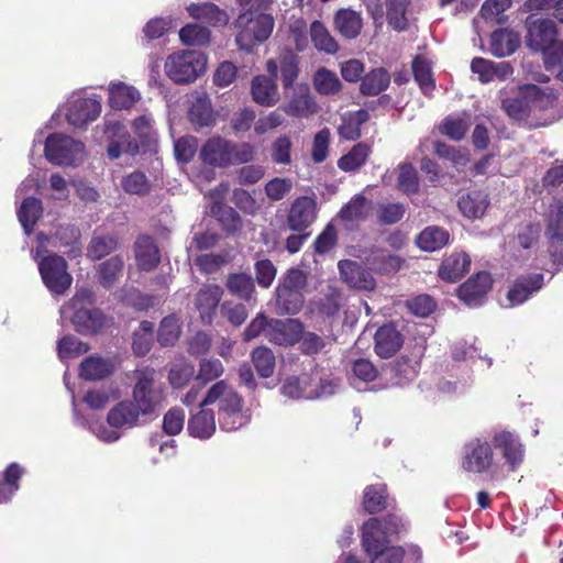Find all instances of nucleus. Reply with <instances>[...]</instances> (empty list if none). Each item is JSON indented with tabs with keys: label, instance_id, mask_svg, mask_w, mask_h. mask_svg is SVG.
<instances>
[{
	"label": "nucleus",
	"instance_id": "nucleus-1",
	"mask_svg": "<svg viewBox=\"0 0 563 563\" xmlns=\"http://www.w3.org/2000/svg\"><path fill=\"white\" fill-rule=\"evenodd\" d=\"M201 405L217 406L219 426L227 432L235 431L251 420L250 411L244 409L243 398L224 380H219L209 388Z\"/></svg>",
	"mask_w": 563,
	"mask_h": 563
},
{
	"label": "nucleus",
	"instance_id": "nucleus-2",
	"mask_svg": "<svg viewBox=\"0 0 563 563\" xmlns=\"http://www.w3.org/2000/svg\"><path fill=\"white\" fill-rule=\"evenodd\" d=\"M528 47L543 53L547 69L563 58V41H559L555 23L550 19L530 15L526 20Z\"/></svg>",
	"mask_w": 563,
	"mask_h": 563
},
{
	"label": "nucleus",
	"instance_id": "nucleus-3",
	"mask_svg": "<svg viewBox=\"0 0 563 563\" xmlns=\"http://www.w3.org/2000/svg\"><path fill=\"white\" fill-rule=\"evenodd\" d=\"M38 246L33 251V258L37 262L38 271L44 285L54 295H63L71 286L73 277L64 257L43 251L48 238L44 233L37 234Z\"/></svg>",
	"mask_w": 563,
	"mask_h": 563
},
{
	"label": "nucleus",
	"instance_id": "nucleus-4",
	"mask_svg": "<svg viewBox=\"0 0 563 563\" xmlns=\"http://www.w3.org/2000/svg\"><path fill=\"white\" fill-rule=\"evenodd\" d=\"M92 291L80 289L73 299L60 308L62 318L69 316L75 330L81 334L98 332L106 323V317L101 310L90 307Z\"/></svg>",
	"mask_w": 563,
	"mask_h": 563
},
{
	"label": "nucleus",
	"instance_id": "nucleus-5",
	"mask_svg": "<svg viewBox=\"0 0 563 563\" xmlns=\"http://www.w3.org/2000/svg\"><path fill=\"white\" fill-rule=\"evenodd\" d=\"M255 150L249 143L235 144L220 136L209 139L200 150L203 163L214 167L244 164L254 158Z\"/></svg>",
	"mask_w": 563,
	"mask_h": 563
},
{
	"label": "nucleus",
	"instance_id": "nucleus-6",
	"mask_svg": "<svg viewBox=\"0 0 563 563\" xmlns=\"http://www.w3.org/2000/svg\"><path fill=\"white\" fill-rule=\"evenodd\" d=\"M142 417L131 399L123 400L110 409L107 416V424L96 422L89 424L88 428L99 440L112 443L121 438V429H131L137 426Z\"/></svg>",
	"mask_w": 563,
	"mask_h": 563
},
{
	"label": "nucleus",
	"instance_id": "nucleus-7",
	"mask_svg": "<svg viewBox=\"0 0 563 563\" xmlns=\"http://www.w3.org/2000/svg\"><path fill=\"white\" fill-rule=\"evenodd\" d=\"M235 27L238 29L235 42L239 48L252 52L257 44L269 37L274 19L271 14L247 10L238 16Z\"/></svg>",
	"mask_w": 563,
	"mask_h": 563
},
{
	"label": "nucleus",
	"instance_id": "nucleus-8",
	"mask_svg": "<svg viewBox=\"0 0 563 563\" xmlns=\"http://www.w3.org/2000/svg\"><path fill=\"white\" fill-rule=\"evenodd\" d=\"M207 57L199 51H181L169 55L165 62V73L176 84L196 80L206 71Z\"/></svg>",
	"mask_w": 563,
	"mask_h": 563
},
{
	"label": "nucleus",
	"instance_id": "nucleus-9",
	"mask_svg": "<svg viewBox=\"0 0 563 563\" xmlns=\"http://www.w3.org/2000/svg\"><path fill=\"white\" fill-rule=\"evenodd\" d=\"M307 275L299 268L289 269L276 289V303L280 312L298 313L305 302Z\"/></svg>",
	"mask_w": 563,
	"mask_h": 563
},
{
	"label": "nucleus",
	"instance_id": "nucleus-10",
	"mask_svg": "<svg viewBox=\"0 0 563 563\" xmlns=\"http://www.w3.org/2000/svg\"><path fill=\"white\" fill-rule=\"evenodd\" d=\"M553 103L550 93L543 92L536 85H527L512 97L503 100V108L510 118L523 120L533 110H544Z\"/></svg>",
	"mask_w": 563,
	"mask_h": 563
},
{
	"label": "nucleus",
	"instance_id": "nucleus-11",
	"mask_svg": "<svg viewBox=\"0 0 563 563\" xmlns=\"http://www.w3.org/2000/svg\"><path fill=\"white\" fill-rule=\"evenodd\" d=\"M44 152L47 161L58 166H76L85 158L84 144L60 133L47 136Z\"/></svg>",
	"mask_w": 563,
	"mask_h": 563
},
{
	"label": "nucleus",
	"instance_id": "nucleus-12",
	"mask_svg": "<svg viewBox=\"0 0 563 563\" xmlns=\"http://www.w3.org/2000/svg\"><path fill=\"white\" fill-rule=\"evenodd\" d=\"M153 369L140 371L132 393V402L143 417L155 413L164 399L163 389L154 379Z\"/></svg>",
	"mask_w": 563,
	"mask_h": 563
},
{
	"label": "nucleus",
	"instance_id": "nucleus-13",
	"mask_svg": "<svg viewBox=\"0 0 563 563\" xmlns=\"http://www.w3.org/2000/svg\"><path fill=\"white\" fill-rule=\"evenodd\" d=\"M101 112V102L96 98L73 96L68 102L66 118L69 124L84 128L89 122L97 120Z\"/></svg>",
	"mask_w": 563,
	"mask_h": 563
},
{
	"label": "nucleus",
	"instance_id": "nucleus-14",
	"mask_svg": "<svg viewBox=\"0 0 563 563\" xmlns=\"http://www.w3.org/2000/svg\"><path fill=\"white\" fill-rule=\"evenodd\" d=\"M493 464V451L490 445L479 439H473L465 445L462 466L467 472L484 473Z\"/></svg>",
	"mask_w": 563,
	"mask_h": 563
},
{
	"label": "nucleus",
	"instance_id": "nucleus-15",
	"mask_svg": "<svg viewBox=\"0 0 563 563\" xmlns=\"http://www.w3.org/2000/svg\"><path fill=\"white\" fill-rule=\"evenodd\" d=\"M302 331L303 325L297 319H271L267 340L277 345L289 346L300 340Z\"/></svg>",
	"mask_w": 563,
	"mask_h": 563
},
{
	"label": "nucleus",
	"instance_id": "nucleus-16",
	"mask_svg": "<svg viewBox=\"0 0 563 563\" xmlns=\"http://www.w3.org/2000/svg\"><path fill=\"white\" fill-rule=\"evenodd\" d=\"M490 287V275L481 272L459 287L457 296L466 306L478 307L484 303Z\"/></svg>",
	"mask_w": 563,
	"mask_h": 563
},
{
	"label": "nucleus",
	"instance_id": "nucleus-17",
	"mask_svg": "<svg viewBox=\"0 0 563 563\" xmlns=\"http://www.w3.org/2000/svg\"><path fill=\"white\" fill-rule=\"evenodd\" d=\"M389 536L378 518H371L362 528V547L369 558L388 548Z\"/></svg>",
	"mask_w": 563,
	"mask_h": 563
},
{
	"label": "nucleus",
	"instance_id": "nucleus-18",
	"mask_svg": "<svg viewBox=\"0 0 563 563\" xmlns=\"http://www.w3.org/2000/svg\"><path fill=\"white\" fill-rule=\"evenodd\" d=\"M543 274L533 273L518 277L507 292V299L511 307L527 301L534 292L543 286Z\"/></svg>",
	"mask_w": 563,
	"mask_h": 563
},
{
	"label": "nucleus",
	"instance_id": "nucleus-19",
	"mask_svg": "<svg viewBox=\"0 0 563 563\" xmlns=\"http://www.w3.org/2000/svg\"><path fill=\"white\" fill-rule=\"evenodd\" d=\"M316 219V201L314 199L302 196L297 198L289 210L287 222L291 230L303 231Z\"/></svg>",
	"mask_w": 563,
	"mask_h": 563
},
{
	"label": "nucleus",
	"instance_id": "nucleus-20",
	"mask_svg": "<svg viewBox=\"0 0 563 563\" xmlns=\"http://www.w3.org/2000/svg\"><path fill=\"white\" fill-rule=\"evenodd\" d=\"M341 279L352 288L362 290H372L375 287V280L369 272L354 261L343 260L338 264Z\"/></svg>",
	"mask_w": 563,
	"mask_h": 563
},
{
	"label": "nucleus",
	"instance_id": "nucleus-21",
	"mask_svg": "<svg viewBox=\"0 0 563 563\" xmlns=\"http://www.w3.org/2000/svg\"><path fill=\"white\" fill-rule=\"evenodd\" d=\"M404 343L402 335L394 324H384L375 334V351L382 358L391 357Z\"/></svg>",
	"mask_w": 563,
	"mask_h": 563
},
{
	"label": "nucleus",
	"instance_id": "nucleus-22",
	"mask_svg": "<svg viewBox=\"0 0 563 563\" xmlns=\"http://www.w3.org/2000/svg\"><path fill=\"white\" fill-rule=\"evenodd\" d=\"M109 104L115 110L131 109L141 99L140 91L122 81H111L108 87Z\"/></svg>",
	"mask_w": 563,
	"mask_h": 563
},
{
	"label": "nucleus",
	"instance_id": "nucleus-23",
	"mask_svg": "<svg viewBox=\"0 0 563 563\" xmlns=\"http://www.w3.org/2000/svg\"><path fill=\"white\" fill-rule=\"evenodd\" d=\"M206 407L200 401L198 410L188 420V431L195 438L209 439L216 431L214 413Z\"/></svg>",
	"mask_w": 563,
	"mask_h": 563
},
{
	"label": "nucleus",
	"instance_id": "nucleus-24",
	"mask_svg": "<svg viewBox=\"0 0 563 563\" xmlns=\"http://www.w3.org/2000/svg\"><path fill=\"white\" fill-rule=\"evenodd\" d=\"M317 110V104L311 96L310 89L306 85L297 86L294 95L284 111L291 117H309Z\"/></svg>",
	"mask_w": 563,
	"mask_h": 563
},
{
	"label": "nucleus",
	"instance_id": "nucleus-25",
	"mask_svg": "<svg viewBox=\"0 0 563 563\" xmlns=\"http://www.w3.org/2000/svg\"><path fill=\"white\" fill-rule=\"evenodd\" d=\"M222 294L221 287L217 285H207L198 291L196 306L205 323H211Z\"/></svg>",
	"mask_w": 563,
	"mask_h": 563
},
{
	"label": "nucleus",
	"instance_id": "nucleus-26",
	"mask_svg": "<svg viewBox=\"0 0 563 563\" xmlns=\"http://www.w3.org/2000/svg\"><path fill=\"white\" fill-rule=\"evenodd\" d=\"M187 12L192 19L203 21L211 26H224L229 22L228 13L211 2L191 3L187 7Z\"/></svg>",
	"mask_w": 563,
	"mask_h": 563
},
{
	"label": "nucleus",
	"instance_id": "nucleus-27",
	"mask_svg": "<svg viewBox=\"0 0 563 563\" xmlns=\"http://www.w3.org/2000/svg\"><path fill=\"white\" fill-rule=\"evenodd\" d=\"M135 260L140 269L152 271L159 263V250L151 236H140L134 244Z\"/></svg>",
	"mask_w": 563,
	"mask_h": 563
},
{
	"label": "nucleus",
	"instance_id": "nucleus-28",
	"mask_svg": "<svg viewBox=\"0 0 563 563\" xmlns=\"http://www.w3.org/2000/svg\"><path fill=\"white\" fill-rule=\"evenodd\" d=\"M471 258L463 252H457L445 257L439 269L441 279L455 283L461 279L468 271Z\"/></svg>",
	"mask_w": 563,
	"mask_h": 563
},
{
	"label": "nucleus",
	"instance_id": "nucleus-29",
	"mask_svg": "<svg viewBox=\"0 0 563 563\" xmlns=\"http://www.w3.org/2000/svg\"><path fill=\"white\" fill-rule=\"evenodd\" d=\"M494 445L499 449L507 463L515 468L523 457L522 445L519 439L510 432H499L494 437Z\"/></svg>",
	"mask_w": 563,
	"mask_h": 563
},
{
	"label": "nucleus",
	"instance_id": "nucleus-30",
	"mask_svg": "<svg viewBox=\"0 0 563 563\" xmlns=\"http://www.w3.org/2000/svg\"><path fill=\"white\" fill-rule=\"evenodd\" d=\"M335 30L345 38H355L362 30L363 20L358 12L340 9L334 16Z\"/></svg>",
	"mask_w": 563,
	"mask_h": 563
},
{
	"label": "nucleus",
	"instance_id": "nucleus-31",
	"mask_svg": "<svg viewBox=\"0 0 563 563\" xmlns=\"http://www.w3.org/2000/svg\"><path fill=\"white\" fill-rule=\"evenodd\" d=\"M252 96L255 102L272 107L279 100L275 81L266 76H256L252 81Z\"/></svg>",
	"mask_w": 563,
	"mask_h": 563
},
{
	"label": "nucleus",
	"instance_id": "nucleus-32",
	"mask_svg": "<svg viewBox=\"0 0 563 563\" xmlns=\"http://www.w3.org/2000/svg\"><path fill=\"white\" fill-rule=\"evenodd\" d=\"M188 115L197 130L210 126L214 121V115L209 97L198 95L191 102Z\"/></svg>",
	"mask_w": 563,
	"mask_h": 563
},
{
	"label": "nucleus",
	"instance_id": "nucleus-33",
	"mask_svg": "<svg viewBox=\"0 0 563 563\" xmlns=\"http://www.w3.org/2000/svg\"><path fill=\"white\" fill-rule=\"evenodd\" d=\"M113 363L103 357L88 356L80 363L79 375L86 380L102 379L112 374Z\"/></svg>",
	"mask_w": 563,
	"mask_h": 563
},
{
	"label": "nucleus",
	"instance_id": "nucleus-34",
	"mask_svg": "<svg viewBox=\"0 0 563 563\" xmlns=\"http://www.w3.org/2000/svg\"><path fill=\"white\" fill-rule=\"evenodd\" d=\"M280 391L290 399H313L311 375L286 378L282 385Z\"/></svg>",
	"mask_w": 563,
	"mask_h": 563
},
{
	"label": "nucleus",
	"instance_id": "nucleus-35",
	"mask_svg": "<svg viewBox=\"0 0 563 563\" xmlns=\"http://www.w3.org/2000/svg\"><path fill=\"white\" fill-rule=\"evenodd\" d=\"M372 210V202L362 195L354 196L339 212V217L345 222H358L365 220Z\"/></svg>",
	"mask_w": 563,
	"mask_h": 563
},
{
	"label": "nucleus",
	"instance_id": "nucleus-36",
	"mask_svg": "<svg viewBox=\"0 0 563 563\" xmlns=\"http://www.w3.org/2000/svg\"><path fill=\"white\" fill-rule=\"evenodd\" d=\"M518 45L517 35L509 30H497L490 36V51L497 57L511 55Z\"/></svg>",
	"mask_w": 563,
	"mask_h": 563
},
{
	"label": "nucleus",
	"instance_id": "nucleus-37",
	"mask_svg": "<svg viewBox=\"0 0 563 563\" xmlns=\"http://www.w3.org/2000/svg\"><path fill=\"white\" fill-rule=\"evenodd\" d=\"M488 207L487 196L481 191H474L462 196L459 200L461 212L468 219L481 218Z\"/></svg>",
	"mask_w": 563,
	"mask_h": 563
},
{
	"label": "nucleus",
	"instance_id": "nucleus-38",
	"mask_svg": "<svg viewBox=\"0 0 563 563\" xmlns=\"http://www.w3.org/2000/svg\"><path fill=\"white\" fill-rule=\"evenodd\" d=\"M368 112L357 110L342 115V123L339 126V134L345 140H356L361 136V125L368 120Z\"/></svg>",
	"mask_w": 563,
	"mask_h": 563
},
{
	"label": "nucleus",
	"instance_id": "nucleus-39",
	"mask_svg": "<svg viewBox=\"0 0 563 563\" xmlns=\"http://www.w3.org/2000/svg\"><path fill=\"white\" fill-rule=\"evenodd\" d=\"M449 242L448 231L439 227H427L416 240L417 245L426 251L433 252L443 247Z\"/></svg>",
	"mask_w": 563,
	"mask_h": 563
},
{
	"label": "nucleus",
	"instance_id": "nucleus-40",
	"mask_svg": "<svg viewBox=\"0 0 563 563\" xmlns=\"http://www.w3.org/2000/svg\"><path fill=\"white\" fill-rule=\"evenodd\" d=\"M389 74L384 68H376L363 77L360 91L364 96H377L389 86Z\"/></svg>",
	"mask_w": 563,
	"mask_h": 563
},
{
	"label": "nucleus",
	"instance_id": "nucleus-41",
	"mask_svg": "<svg viewBox=\"0 0 563 563\" xmlns=\"http://www.w3.org/2000/svg\"><path fill=\"white\" fill-rule=\"evenodd\" d=\"M313 399L325 398L339 393L342 388L340 378L314 371L311 374Z\"/></svg>",
	"mask_w": 563,
	"mask_h": 563
},
{
	"label": "nucleus",
	"instance_id": "nucleus-42",
	"mask_svg": "<svg viewBox=\"0 0 563 563\" xmlns=\"http://www.w3.org/2000/svg\"><path fill=\"white\" fill-rule=\"evenodd\" d=\"M371 146L366 143L355 144L351 151L338 161V166L344 172H355L362 167L371 154Z\"/></svg>",
	"mask_w": 563,
	"mask_h": 563
},
{
	"label": "nucleus",
	"instance_id": "nucleus-43",
	"mask_svg": "<svg viewBox=\"0 0 563 563\" xmlns=\"http://www.w3.org/2000/svg\"><path fill=\"white\" fill-rule=\"evenodd\" d=\"M43 211L41 200L30 197L25 198L18 211L21 225L26 234H30Z\"/></svg>",
	"mask_w": 563,
	"mask_h": 563
},
{
	"label": "nucleus",
	"instance_id": "nucleus-44",
	"mask_svg": "<svg viewBox=\"0 0 563 563\" xmlns=\"http://www.w3.org/2000/svg\"><path fill=\"white\" fill-rule=\"evenodd\" d=\"M313 86L318 93L330 96L341 90L342 82L334 71L321 67L313 75Z\"/></svg>",
	"mask_w": 563,
	"mask_h": 563
},
{
	"label": "nucleus",
	"instance_id": "nucleus-45",
	"mask_svg": "<svg viewBox=\"0 0 563 563\" xmlns=\"http://www.w3.org/2000/svg\"><path fill=\"white\" fill-rule=\"evenodd\" d=\"M310 36L314 47L327 54H335L339 45L328 29L320 21H313L310 25Z\"/></svg>",
	"mask_w": 563,
	"mask_h": 563
},
{
	"label": "nucleus",
	"instance_id": "nucleus-46",
	"mask_svg": "<svg viewBox=\"0 0 563 563\" xmlns=\"http://www.w3.org/2000/svg\"><path fill=\"white\" fill-rule=\"evenodd\" d=\"M23 475L22 467L11 463L3 473V482H0V504L7 503L19 489V479Z\"/></svg>",
	"mask_w": 563,
	"mask_h": 563
},
{
	"label": "nucleus",
	"instance_id": "nucleus-47",
	"mask_svg": "<svg viewBox=\"0 0 563 563\" xmlns=\"http://www.w3.org/2000/svg\"><path fill=\"white\" fill-rule=\"evenodd\" d=\"M227 288L243 300H250L255 290L253 278L244 273L231 274L227 279Z\"/></svg>",
	"mask_w": 563,
	"mask_h": 563
},
{
	"label": "nucleus",
	"instance_id": "nucleus-48",
	"mask_svg": "<svg viewBox=\"0 0 563 563\" xmlns=\"http://www.w3.org/2000/svg\"><path fill=\"white\" fill-rule=\"evenodd\" d=\"M412 73L415 80L424 95H429L433 91L435 85L432 77L431 65L426 58L418 56L413 59Z\"/></svg>",
	"mask_w": 563,
	"mask_h": 563
},
{
	"label": "nucleus",
	"instance_id": "nucleus-49",
	"mask_svg": "<svg viewBox=\"0 0 563 563\" xmlns=\"http://www.w3.org/2000/svg\"><path fill=\"white\" fill-rule=\"evenodd\" d=\"M470 126V117L465 113L461 115H450L445 118L440 126L441 133L454 141L464 137Z\"/></svg>",
	"mask_w": 563,
	"mask_h": 563
},
{
	"label": "nucleus",
	"instance_id": "nucleus-50",
	"mask_svg": "<svg viewBox=\"0 0 563 563\" xmlns=\"http://www.w3.org/2000/svg\"><path fill=\"white\" fill-rule=\"evenodd\" d=\"M179 38L185 45L202 46L209 43L210 31L200 24L191 23L180 29Z\"/></svg>",
	"mask_w": 563,
	"mask_h": 563
},
{
	"label": "nucleus",
	"instance_id": "nucleus-51",
	"mask_svg": "<svg viewBox=\"0 0 563 563\" xmlns=\"http://www.w3.org/2000/svg\"><path fill=\"white\" fill-rule=\"evenodd\" d=\"M252 362L263 378H268L275 369V355L273 351L265 346L256 347L252 352Z\"/></svg>",
	"mask_w": 563,
	"mask_h": 563
},
{
	"label": "nucleus",
	"instance_id": "nucleus-52",
	"mask_svg": "<svg viewBox=\"0 0 563 563\" xmlns=\"http://www.w3.org/2000/svg\"><path fill=\"white\" fill-rule=\"evenodd\" d=\"M154 324L151 321H142L139 329L133 333V351L137 355H145L150 352L153 343Z\"/></svg>",
	"mask_w": 563,
	"mask_h": 563
},
{
	"label": "nucleus",
	"instance_id": "nucleus-53",
	"mask_svg": "<svg viewBox=\"0 0 563 563\" xmlns=\"http://www.w3.org/2000/svg\"><path fill=\"white\" fill-rule=\"evenodd\" d=\"M117 247L118 241L114 236H93L87 247V256L97 261L115 251Z\"/></svg>",
	"mask_w": 563,
	"mask_h": 563
},
{
	"label": "nucleus",
	"instance_id": "nucleus-54",
	"mask_svg": "<svg viewBox=\"0 0 563 563\" xmlns=\"http://www.w3.org/2000/svg\"><path fill=\"white\" fill-rule=\"evenodd\" d=\"M351 384L358 390H362L361 384L373 382L377 377V369L365 358H358L352 366Z\"/></svg>",
	"mask_w": 563,
	"mask_h": 563
},
{
	"label": "nucleus",
	"instance_id": "nucleus-55",
	"mask_svg": "<svg viewBox=\"0 0 563 563\" xmlns=\"http://www.w3.org/2000/svg\"><path fill=\"white\" fill-rule=\"evenodd\" d=\"M89 346L73 335L62 338L57 343L58 357L64 362L85 354Z\"/></svg>",
	"mask_w": 563,
	"mask_h": 563
},
{
	"label": "nucleus",
	"instance_id": "nucleus-56",
	"mask_svg": "<svg viewBox=\"0 0 563 563\" xmlns=\"http://www.w3.org/2000/svg\"><path fill=\"white\" fill-rule=\"evenodd\" d=\"M387 19L389 24L398 31H402L407 26L406 12L409 0H386Z\"/></svg>",
	"mask_w": 563,
	"mask_h": 563
},
{
	"label": "nucleus",
	"instance_id": "nucleus-57",
	"mask_svg": "<svg viewBox=\"0 0 563 563\" xmlns=\"http://www.w3.org/2000/svg\"><path fill=\"white\" fill-rule=\"evenodd\" d=\"M180 324L175 316L165 317L159 324L157 340L163 346L174 345L179 339Z\"/></svg>",
	"mask_w": 563,
	"mask_h": 563
},
{
	"label": "nucleus",
	"instance_id": "nucleus-58",
	"mask_svg": "<svg viewBox=\"0 0 563 563\" xmlns=\"http://www.w3.org/2000/svg\"><path fill=\"white\" fill-rule=\"evenodd\" d=\"M280 74L284 88L291 87L298 77V56L291 51L280 55Z\"/></svg>",
	"mask_w": 563,
	"mask_h": 563
},
{
	"label": "nucleus",
	"instance_id": "nucleus-59",
	"mask_svg": "<svg viewBox=\"0 0 563 563\" xmlns=\"http://www.w3.org/2000/svg\"><path fill=\"white\" fill-rule=\"evenodd\" d=\"M386 503V486L373 485L364 492V508L369 514L379 512Z\"/></svg>",
	"mask_w": 563,
	"mask_h": 563
},
{
	"label": "nucleus",
	"instance_id": "nucleus-60",
	"mask_svg": "<svg viewBox=\"0 0 563 563\" xmlns=\"http://www.w3.org/2000/svg\"><path fill=\"white\" fill-rule=\"evenodd\" d=\"M394 374V385L404 386L417 376V363L408 358L398 360L391 367Z\"/></svg>",
	"mask_w": 563,
	"mask_h": 563
},
{
	"label": "nucleus",
	"instance_id": "nucleus-61",
	"mask_svg": "<svg viewBox=\"0 0 563 563\" xmlns=\"http://www.w3.org/2000/svg\"><path fill=\"white\" fill-rule=\"evenodd\" d=\"M368 265L371 269L380 272V273H390L398 271L401 266V260L397 255H393L385 252H379L374 254L368 260Z\"/></svg>",
	"mask_w": 563,
	"mask_h": 563
},
{
	"label": "nucleus",
	"instance_id": "nucleus-62",
	"mask_svg": "<svg viewBox=\"0 0 563 563\" xmlns=\"http://www.w3.org/2000/svg\"><path fill=\"white\" fill-rule=\"evenodd\" d=\"M123 258L119 255L110 257L99 266V276L103 286L109 287L123 269Z\"/></svg>",
	"mask_w": 563,
	"mask_h": 563
},
{
	"label": "nucleus",
	"instance_id": "nucleus-63",
	"mask_svg": "<svg viewBox=\"0 0 563 563\" xmlns=\"http://www.w3.org/2000/svg\"><path fill=\"white\" fill-rule=\"evenodd\" d=\"M292 143L287 135L277 137L271 148V157L278 165H287L291 162Z\"/></svg>",
	"mask_w": 563,
	"mask_h": 563
},
{
	"label": "nucleus",
	"instance_id": "nucleus-64",
	"mask_svg": "<svg viewBox=\"0 0 563 563\" xmlns=\"http://www.w3.org/2000/svg\"><path fill=\"white\" fill-rule=\"evenodd\" d=\"M124 191L131 195H144L150 190V181L145 174L133 172L121 181Z\"/></svg>",
	"mask_w": 563,
	"mask_h": 563
}]
</instances>
